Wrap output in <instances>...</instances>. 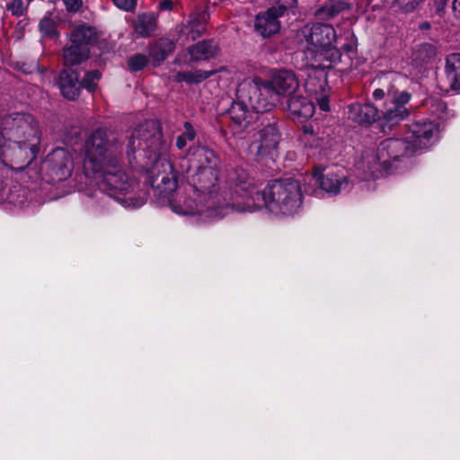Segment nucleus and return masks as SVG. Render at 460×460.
<instances>
[{"instance_id":"1","label":"nucleus","mask_w":460,"mask_h":460,"mask_svg":"<svg viewBox=\"0 0 460 460\" xmlns=\"http://www.w3.org/2000/svg\"><path fill=\"white\" fill-rule=\"evenodd\" d=\"M120 146L116 138L102 129H97L84 145V172L88 178L97 181L122 206L139 208L146 199L131 193V183L120 166Z\"/></svg>"},{"instance_id":"2","label":"nucleus","mask_w":460,"mask_h":460,"mask_svg":"<svg viewBox=\"0 0 460 460\" xmlns=\"http://www.w3.org/2000/svg\"><path fill=\"white\" fill-rule=\"evenodd\" d=\"M299 84L292 71L275 72L270 81L258 77L243 80L236 90L237 101L229 110L232 120L242 128H246L254 115L271 110L281 98L293 94Z\"/></svg>"},{"instance_id":"3","label":"nucleus","mask_w":460,"mask_h":460,"mask_svg":"<svg viewBox=\"0 0 460 460\" xmlns=\"http://www.w3.org/2000/svg\"><path fill=\"white\" fill-rule=\"evenodd\" d=\"M240 170L236 169L229 174V181L234 187L229 200H226V198L216 190L217 174L214 166H207L202 170L188 173V179L191 181L190 193L188 197H180L177 200H171L172 210L179 215H198L202 221L224 217L229 211L235 210L233 202L242 200L241 195L243 192L240 186L237 187L230 179L234 172Z\"/></svg>"},{"instance_id":"4","label":"nucleus","mask_w":460,"mask_h":460,"mask_svg":"<svg viewBox=\"0 0 460 460\" xmlns=\"http://www.w3.org/2000/svg\"><path fill=\"white\" fill-rule=\"evenodd\" d=\"M231 181L240 186L242 200L233 202L238 212H254L266 208L276 216L288 217L299 211L302 205L301 186L291 178L275 181L261 192L244 170L236 171Z\"/></svg>"},{"instance_id":"5","label":"nucleus","mask_w":460,"mask_h":460,"mask_svg":"<svg viewBox=\"0 0 460 460\" xmlns=\"http://www.w3.org/2000/svg\"><path fill=\"white\" fill-rule=\"evenodd\" d=\"M438 125L433 121H416L410 129L406 140L386 138L376 149L364 151L356 167L362 173V179L368 181L392 172L393 164L410 152L427 148L438 139Z\"/></svg>"},{"instance_id":"6","label":"nucleus","mask_w":460,"mask_h":460,"mask_svg":"<svg viewBox=\"0 0 460 460\" xmlns=\"http://www.w3.org/2000/svg\"><path fill=\"white\" fill-rule=\"evenodd\" d=\"M301 44L307 56L316 60L335 62L341 58V49L337 46V34L329 24L314 23L304 26L298 33Z\"/></svg>"},{"instance_id":"7","label":"nucleus","mask_w":460,"mask_h":460,"mask_svg":"<svg viewBox=\"0 0 460 460\" xmlns=\"http://www.w3.org/2000/svg\"><path fill=\"white\" fill-rule=\"evenodd\" d=\"M4 136L8 140L21 143L39 151L40 131L38 123L30 114L15 113L4 119Z\"/></svg>"},{"instance_id":"8","label":"nucleus","mask_w":460,"mask_h":460,"mask_svg":"<svg viewBox=\"0 0 460 460\" xmlns=\"http://www.w3.org/2000/svg\"><path fill=\"white\" fill-rule=\"evenodd\" d=\"M37 153L38 150L21 143L9 141L4 135L0 137V159L13 170L25 168L36 158Z\"/></svg>"},{"instance_id":"9","label":"nucleus","mask_w":460,"mask_h":460,"mask_svg":"<svg viewBox=\"0 0 460 460\" xmlns=\"http://www.w3.org/2000/svg\"><path fill=\"white\" fill-rule=\"evenodd\" d=\"M151 173V184L159 195L167 197L177 189L178 172L166 158L156 159Z\"/></svg>"},{"instance_id":"10","label":"nucleus","mask_w":460,"mask_h":460,"mask_svg":"<svg viewBox=\"0 0 460 460\" xmlns=\"http://www.w3.org/2000/svg\"><path fill=\"white\" fill-rule=\"evenodd\" d=\"M387 97L389 102L386 103L381 111H379L380 118L387 123L397 124L407 119L411 114V110L406 104L411 99V95L405 92H398L393 88L387 89Z\"/></svg>"},{"instance_id":"11","label":"nucleus","mask_w":460,"mask_h":460,"mask_svg":"<svg viewBox=\"0 0 460 460\" xmlns=\"http://www.w3.org/2000/svg\"><path fill=\"white\" fill-rule=\"evenodd\" d=\"M159 142L160 134L155 130V125L153 123L143 124L130 135L127 146V155L130 158L137 149L151 148Z\"/></svg>"},{"instance_id":"12","label":"nucleus","mask_w":460,"mask_h":460,"mask_svg":"<svg viewBox=\"0 0 460 460\" xmlns=\"http://www.w3.org/2000/svg\"><path fill=\"white\" fill-rule=\"evenodd\" d=\"M279 141V133L277 128L269 124L253 136L250 150L256 155L264 156L277 147Z\"/></svg>"},{"instance_id":"13","label":"nucleus","mask_w":460,"mask_h":460,"mask_svg":"<svg viewBox=\"0 0 460 460\" xmlns=\"http://www.w3.org/2000/svg\"><path fill=\"white\" fill-rule=\"evenodd\" d=\"M313 178L323 190L331 194H337L349 185L344 172L339 168H330L324 173L316 170Z\"/></svg>"},{"instance_id":"14","label":"nucleus","mask_w":460,"mask_h":460,"mask_svg":"<svg viewBox=\"0 0 460 460\" xmlns=\"http://www.w3.org/2000/svg\"><path fill=\"white\" fill-rule=\"evenodd\" d=\"M48 164L54 175V180H66L72 173L74 163L68 151L57 148L48 156Z\"/></svg>"},{"instance_id":"15","label":"nucleus","mask_w":460,"mask_h":460,"mask_svg":"<svg viewBox=\"0 0 460 460\" xmlns=\"http://www.w3.org/2000/svg\"><path fill=\"white\" fill-rule=\"evenodd\" d=\"M217 157L214 152L203 146H197L189 151L186 159L182 162L189 164L186 173L202 170L207 166H215Z\"/></svg>"},{"instance_id":"16","label":"nucleus","mask_w":460,"mask_h":460,"mask_svg":"<svg viewBox=\"0 0 460 460\" xmlns=\"http://www.w3.org/2000/svg\"><path fill=\"white\" fill-rule=\"evenodd\" d=\"M284 13L281 10H277L275 7L259 13L254 23L256 31L262 37H269L271 34L277 33L280 28L279 18Z\"/></svg>"},{"instance_id":"17","label":"nucleus","mask_w":460,"mask_h":460,"mask_svg":"<svg viewBox=\"0 0 460 460\" xmlns=\"http://www.w3.org/2000/svg\"><path fill=\"white\" fill-rule=\"evenodd\" d=\"M349 118L358 124H370L379 119L380 114L370 103H352L349 106Z\"/></svg>"},{"instance_id":"18","label":"nucleus","mask_w":460,"mask_h":460,"mask_svg":"<svg viewBox=\"0 0 460 460\" xmlns=\"http://www.w3.org/2000/svg\"><path fill=\"white\" fill-rule=\"evenodd\" d=\"M82 84L78 81V75L73 69H65L59 75V88L64 97L69 100L75 99Z\"/></svg>"},{"instance_id":"19","label":"nucleus","mask_w":460,"mask_h":460,"mask_svg":"<svg viewBox=\"0 0 460 460\" xmlns=\"http://www.w3.org/2000/svg\"><path fill=\"white\" fill-rule=\"evenodd\" d=\"M288 109L294 119H307L314 113V105L305 97L296 96L288 101Z\"/></svg>"},{"instance_id":"20","label":"nucleus","mask_w":460,"mask_h":460,"mask_svg":"<svg viewBox=\"0 0 460 460\" xmlns=\"http://www.w3.org/2000/svg\"><path fill=\"white\" fill-rule=\"evenodd\" d=\"M446 75L450 88L460 90V53H453L446 59Z\"/></svg>"},{"instance_id":"21","label":"nucleus","mask_w":460,"mask_h":460,"mask_svg":"<svg viewBox=\"0 0 460 460\" xmlns=\"http://www.w3.org/2000/svg\"><path fill=\"white\" fill-rule=\"evenodd\" d=\"M348 9H349V5L346 2L341 0H330L317 9L315 16L319 20H330Z\"/></svg>"},{"instance_id":"22","label":"nucleus","mask_w":460,"mask_h":460,"mask_svg":"<svg viewBox=\"0 0 460 460\" xmlns=\"http://www.w3.org/2000/svg\"><path fill=\"white\" fill-rule=\"evenodd\" d=\"M218 51L217 44L213 41H201L189 49L192 60H207L214 58Z\"/></svg>"},{"instance_id":"23","label":"nucleus","mask_w":460,"mask_h":460,"mask_svg":"<svg viewBox=\"0 0 460 460\" xmlns=\"http://www.w3.org/2000/svg\"><path fill=\"white\" fill-rule=\"evenodd\" d=\"M134 31L141 37H149L156 29V18L152 13L139 14L133 22Z\"/></svg>"},{"instance_id":"24","label":"nucleus","mask_w":460,"mask_h":460,"mask_svg":"<svg viewBox=\"0 0 460 460\" xmlns=\"http://www.w3.org/2000/svg\"><path fill=\"white\" fill-rule=\"evenodd\" d=\"M216 73L215 70H195L187 72H175L171 75L172 81L187 84H199Z\"/></svg>"},{"instance_id":"25","label":"nucleus","mask_w":460,"mask_h":460,"mask_svg":"<svg viewBox=\"0 0 460 460\" xmlns=\"http://www.w3.org/2000/svg\"><path fill=\"white\" fill-rule=\"evenodd\" d=\"M88 48L71 43L70 47L64 49V62L67 66L80 64L88 58Z\"/></svg>"},{"instance_id":"26","label":"nucleus","mask_w":460,"mask_h":460,"mask_svg":"<svg viewBox=\"0 0 460 460\" xmlns=\"http://www.w3.org/2000/svg\"><path fill=\"white\" fill-rule=\"evenodd\" d=\"M95 39L96 33L93 29L84 25L77 26L71 34V43L85 48L94 42Z\"/></svg>"},{"instance_id":"27","label":"nucleus","mask_w":460,"mask_h":460,"mask_svg":"<svg viewBox=\"0 0 460 460\" xmlns=\"http://www.w3.org/2000/svg\"><path fill=\"white\" fill-rule=\"evenodd\" d=\"M174 49V44L172 40L167 39L160 40L151 49L150 57L153 59L154 65H159L166 58L168 54Z\"/></svg>"},{"instance_id":"28","label":"nucleus","mask_w":460,"mask_h":460,"mask_svg":"<svg viewBox=\"0 0 460 460\" xmlns=\"http://www.w3.org/2000/svg\"><path fill=\"white\" fill-rule=\"evenodd\" d=\"M208 15L205 13L191 14L187 28L192 40L199 37L205 31Z\"/></svg>"},{"instance_id":"29","label":"nucleus","mask_w":460,"mask_h":460,"mask_svg":"<svg viewBox=\"0 0 460 460\" xmlns=\"http://www.w3.org/2000/svg\"><path fill=\"white\" fill-rule=\"evenodd\" d=\"M427 104L429 105L430 112L440 120H445L449 117L447 106L443 101L430 100Z\"/></svg>"},{"instance_id":"30","label":"nucleus","mask_w":460,"mask_h":460,"mask_svg":"<svg viewBox=\"0 0 460 460\" xmlns=\"http://www.w3.org/2000/svg\"><path fill=\"white\" fill-rule=\"evenodd\" d=\"M39 29L45 37L55 38L58 36L56 22L49 16H45L40 21Z\"/></svg>"},{"instance_id":"31","label":"nucleus","mask_w":460,"mask_h":460,"mask_svg":"<svg viewBox=\"0 0 460 460\" xmlns=\"http://www.w3.org/2000/svg\"><path fill=\"white\" fill-rule=\"evenodd\" d=\"M185 131L177 137L176 146L179 149H182L186 146L188 142L193 141L195 138V130L190 123L186 122L184 124Z\"/></svg>"},{"instance_id":"32","label":"nucleus","mask_w":460,"mask_h":460,"mask_svg":"<svg viewBox=\"0 0 460 460\" xmlns=\"http://www.w3.org/2000/svg\"><path fill=\"white\" fill-rule=\"evenodd\" d=\"M29 4L27 1L24 2L23 0H11L6 4V10L11 12V13L14 16H22L29 6Z\"/></svg>"},{"instance_id":"33","label":"nucleus","mask_w":460,"mask_h":460,"mask_svg":"<svg viewBox=\"0 0 460 460\" xmlns=\"http://www.w3.org/2000/svg\"><path fill=\"white\" fill-rule=\"evenodd\" d=\"M423 0H394L393 7L402 13L413 12Z\"/></svg>"},{"instance_id":"34","label":"nucleus","mask_w":460,"mask_h":460,"mask_svg":"<svg viewBox=\"0 0 460 460\" xmlns=\"http://www.w3.org/2000/svg\"><path fill=\"white\" fill-rule=\"evenodd\" d=\"M100 78L101 73L98 70H93L86 74L82 82V86L87 89L89 92H93Z\"/></svg>"},{"instance_id":"35","label":"nucleus","mask_w":460,"mask_h":460,"mask_svg":"<svg viewBox=\"0 0 460 460\" xmlns=\"http://www.w3.org/2000/svg\"><path fill=\"white\" fill-rule=\"evenodd\" d=\"M148 63V58L143 54H136L128 60V66L131 71H139Z\"/></svg>"},{"instance_id":"36","label":"nucleus","mask_w":460,"mask_h":460,"mask_svg":"<svg viewBox=\"0 0 460 460\" xmlns=\"http://www.w3.org/2000/svg\"><path fill=\"white\" fill-rule=\"evenodd\" d=\"M302 141L305 145H308L312 147H317L320 146L319 139L315 137L314 129L310 125H305L303 127Z\"/></svg>"},{"instance_id":"37","label":"nucleus","mask_w":460,"mask_h":460,"mask_svg":"<svg viewBox=\"0 0 460 460\" xmlns=\"http://www.w3.org/2000/svg\"><path fill=\"white\" fill-rule=\"evenodd\" d=\"M114 4L121 10L132 11L137 4V0H112Z\"/></svg>"},{"instance_id":"38","label":"nucleus","mask_w":460,"mask_h":460,"mask_svg":"<svg viewBox=\"0 0 460 460\" xmlns=\"http://www.w3.org/2000/svg\"><path fill=\"white\" fill-rule=\"evenodd\" d=\"M272 4H276L278 6L275 7L277 10H281L282 13L288 8L295 6L296 0H269Z\"/></svg>"},{"instance_id":"39","label":"nucleus","mask_w":460,"mask_h":460,"mask_svg":"<svg viewBox=\"0 0 460 460\" xmlns=\"http://www.w3.org/2000/svg\"><path fill=\"white\" fill-rule=\"evenodd\" d=\"M418 58H421L422 60H425V57H422V53H426L427 58H431L435 55L436 51L435 49L429 45V44H423L419 47L418 49Z\"/></svg>"},{"instance_id":"40","label":"nucleus","mask_w":460,"mask_h":460,"mask_svg":"<svg viewBox=\"0 0 460 460\" xmlns=\"http://www.w3.org/2000/svg\"><path fill=\"white\" fill-rule=\"evenodd\" d=\"M28 24H29L28 19H22L18 22V23L16 24L15 30H14V37L17 40L22 39V37L24 35L25 29L28 26Z\"/></svg>"},{"instance_id":"41","label":"nucleus","mask_w":460,"mask_h":460,"mask_svg":"<svg viewBox=\"0 0 460 460\" xmlns=\"http://www.w3.org/2000/svg\"><path fill=\"white\" fill-rule=\"evenodd\" d=\"M388 88H393V90H395L394 86L390 85V84L387 85L386 87L384 86L383 88H377L373 92V98L376 101L383 100L385 96H387V89Z\"/></svg>"},{"instance_id":"42","label":"nucleus","mask_w":460,"mask_h":460,"mask_svg":"<svg viewBox=\"0 0 460 460\" xmlns=\"http://www.w3.org/2000/svg\"><path fill=\"white\" fill-rule=\"evenodd\" d=\"M63 2L65 4L66 9L71 12L77 11L82 4L81 0H63Z\"/></svg>"},{"instance_id":"43","label":"nucleus","mask_w":460,"mask_h":460,"mask_svg":"<svg viewBox=\"0 0 460 460\" xmlns=\"http://www.w3.org/2000/svg\"><path fill=\"white\" fill-rule=\"evenodd\" d=\"M318 105L321 110L327 111H329V99L326 96H323L318 100Z\"/></svg>"},{"instance_id":"44","label":"nucleus","mask_w":460,"mask_h":460,"mask_svg":"<svg viewBox=\"0 0 460 460\" xmlns=\"http://www.w3.org/2000/svg\"><path fill=\"white\" fill-rule=\"evenodd\" d=\"M173 6L172 0H160V7L163 10H172Z\"/></svg>"},{"instance_id":"45","label":"nucleus","mask_w":460,"mask_h":460,"mask_svg":"<svg viewBox=\"0 0 460 460\" xmlns=\"http://www.w3.org/2000/svg\"><path fill=\"white\" fill-rule=\"evenodd\" d=\"M399 76L395 74H393V73H388V74H385L384 75V76L382 77V79L385 82H394L395 81L396 78H398Z\"/></svg>"},{"instance_id":"46","label":"nucleus","mask_w":460,"mask_h":460,"mask_svg":"<svg viewBox=\"0 0 460 460\" xmlns=\"http://www.w3.org/2000/svg\"><path fill=\"white\" fill-rule=\"evenodd\" d=\"M453 10L455 14L460 17V0H454Z\"/></svg>"},{"instance_id":"47","label":"nucleus","mask_w":460,"mask_h":460,"mask_svg":"<svg viewBox=\"0 0 460 460\" xmlns=\"http://www.w3.org/2000/svg\"><path fill=\"white\" fill-rule=\"evenodd\" d=\"M6 199H8L9 202L11 203H13V204H19L21 205L22 203V200H18L14 195L13 193L10 192V194L6 195Z\"/></svg>"},{"instance_id":"48","label":"nucleus","mask_w":460,"mask_h":460,"mask_svg":"<svg viewBox=\"0 0 460 460\" xmlns=\"http://www.w3.org/2000/svg\"><path fill=\"white\" fill-rule=\"evenodd\" d=\"M352 48H353V46L352 45H349V44H345L343 47H341V49H344L347 51L351 50Z\"/></svg>"},{"instance_id":"49","label":"nucleus","mask_w":460,"mask_h":460,"mask_svg":"<svg viewBox=\"0 0 460 460\" xmlns=\"http://www.w3.org/2000/svg\"><path fill=\"white\" fill-rule=\"evenodd\" d=\"M156 55H161V51L159 49H156Z\"/></svg>"}]
</instances>
